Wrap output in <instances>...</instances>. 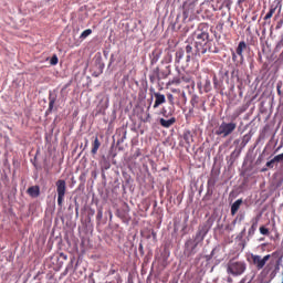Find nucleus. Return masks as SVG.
I'll list each match as a JSON object with an SVG mask.
<instances>
[{"label":"nucleus","mask_w":283,"mask_h":283,"mask_svg":"<svg viewBox=\"0 0 283 283\" xmlns=\"http://www.w3.org/2000/svg\"><path fill=\"white\" fill-rule=\"evenodd\" d=\"M56 193H57V206L60 209L63 208V202H65V195L67 193V182L64 179H59L55 182Z\"/></svg>","instance_id":"nucleus-5"},{"label":"nucleus","mask_w":283,"mask_h":283,"mask_svg":"<svg viewBox=\"0 0 283 283\" xmlns=\"http://www.w3.org/2000/svg\"><path fill=\"white\" fill-rule=\"evenodd\" d=\"M90 34H92V29H86L81 33L80 39L85 40L87 36H90Z\"/></svg>","instance_id":"nucleus-23"},{"label":"nucleus","mask_w":283,"mask_h":283,"mask_svg":"<svg viewBox=\"0 0 283 283\" xmlns=\"http://www.w3.org/2000/svg\"><path fill=\"white\" fill-rule=\"evenodd\" d=\"M167 98H168V102H169V104L170 105H175V98H174V94H171V93H168L167 94Z\"/></svg>","instance_id":"nucleus-29"},{"label":"nucleus","mask_w":283,"mask_h":283,"mask_svg":"<svg viewBox=\"0 0 283 283\" xmlns=\"http://www.w3.org/2000/svg\"><path fill=\"white\" fill-rule=\"evenodd\" d=\"M271 259V255L260 256L258 254H251L252 264L258 269V271H262L266 265V262Z\"/></svg>","instance_id":"nucleus-7"},{"label":"nucleus","mask_w":283,"mask_h":283,"mask_svg":"<svg viewBox=\"0 0 283 283\" xmlns=\"http://www.w3.org/2000/svg\"><path fill=\"white\" fill-rule=\"evenodd\" d=\"M150 107H151V104H149V106L147 107V109H150Z\"/></svg>","instance_id":"nucleus-39"},{"label":"nucleus","mask_w":283,"mask_h":283,"mask_svg":"<svg viewBox=\"0 0 283 283\" xmlns=\"http://www.w3.org/2000/svg\"><path fill=\"white\" fill-rule=\"evenodd\" d=\"M227 271L230 275L238 277V275H242L247 271V263L244 261L230 260Z\"/></svg>","instance_id":"nucleus-3"},{"label":"nucleus","mask_w":283,"mask_h":283,"mask_svg":"<svg viewBox=\"0 0 283 283\" xmlns=\"http://www.w3.org/2000/svg\"><path fill=\"white\" fill-rule=\"evenodd\" d=\"M275 158H273L265 164V167H268V169H273V167H275Z\"/></svg>","instance_id":"nucleus-26"},{"label":"nucleus","mask_w":283,"mask_h":283,"mask_svg":"<svg viewBox=\"0 0 283 283\" xmlns=\"http://www.w3.org/2000/svg\"><path fill=\"white\" fill-rule=\"evenodd\" d=\"M213 85H214V87H218V78L217 77H213Z\"/></svg>","instance_id":"nucleus-33"},{"label":"nucleus","mask_w":283,"mask_h":283,"mask_svg":"<svg viewBox=\"0 0 283 283\" xmlns=\"http://www.w3.org/2000/svg\"><path fill=\"white\" fill-rule=\"evenodd\" d=\"M60 255H61V258H63L64 260H67V255H65V254H63V253H61Z\"/></svg>","instance_id":"nucleus-36"},{"label":"nucleus","mask_w":283,"mask_h":283,"mask_svg":"<svg viewBox=\"0 0 283 283\" xmlns=\"http://www.w3.org/2000/svg\"><path fill=\"white\" fill-rule=\"evenodd\" d=\"M184 140L188 144V147H191V144L193 143V134H191V130H186L184 133Z\"/></svg>","instance_id":"nucleus-19"},{"label":"nucleus","mask_w":283,"mask_h":283,"mask_svg":"<svg viewBox=\"0 0 283 283\" xmlns=\"http://www.w3.org/2000/svg\"><path fill=\"white\" fill-rule=\"evenodd\" d=\"M275 163H283V153L274 157Z\"/></svg>","instance_id":"nucleus-30"},{"label":"nucleus","mask_w":283,"mask_h":283,"mask_svg":"<svg viewBox=\"0 0 283 283\" xmlns=\"http://www.w3.org/2000/svg\"><path fill=\"white\" fill-rule=\"evenodd\" d=\"M97 218L101 220V218H103V212L99 211V212L97 213Z\"/></svg>","instance_id":"nucleus-34"},{"label":"nucleus","mask_w":283,"mask_h":283,"mask_svg":"<svg viewBox=\"0 0 283 283\" xmlns=\"http://www.w3.org/2000/svg\"><path fill=\"white\" fill-rule=\"evenodd\" d=\"M242 206V199H238L231 206V216H235L238 211H240V207Z\"/></svg>","instance_id":"nucleus-18"},{"label":"nucleus","mask_w":283,"mask_h":283,"mask_svg":"<svg viewBox=\"0 0 283 283\" xmlns=\"http://www.w3.org/2000/svg\"><path fill=\"white\" fill-rule=\"evenodd\" d=\"M250 142H251V135L245 134L242 138L241 146L247 147V145H249Z\"/></svg>","instance_id":"nucleus-22"},{"label":"nucleus","mask_w":283,"mask_h":283,"mask_svg":"<svg viewBox=\"0 0 283 283\" xmlns=\"http://www.w3.org/2000/svg\"><path fill=\"white\" fill-rule=\"evenodd\" d=\"M182 83H185L187 87H189V85L191 87L196 86V82L189 73H179V75L172 77V80L168 82V85H182Z\"/></svg>","instance_id":"nucleus-4"},{"label":"nucleus","mask_w":283,"mask_h":283,"mask_svg":"<svg viewBox=\"0 0 283 283\" xmlns=\"http://www.w3.org/2000/svg\"><path fill=\"white\" fill-rule=\"evenodd\" d=\"M203 90H205L206 94L211 92V81H209V78L206 80Z\"/></svg>","instance_id":"nucleus-24"},{"label":"nucleus","mask_w":283,"mask_h":283,"mask_svg":"<svg viewBox=\"0 0 283 283\" xmlns=\"http://www.w3.org/2000/svg\"><path fill=\"white\" fill-rule=\"evenodd\" d=\"M198 87H200V84H198Z\"/></svg>","instance_id":"nucleus-40"},{"label":"nucleus","mask_w":283,"mask_h":283,"mask_svg":"<svg viewBox=\"0 0 283 283\" xmlns=\"http://www.w3.org/2000/svg\"><path fill=\"white\" fill-rule=\"evenodd\" d=\"M196 9V2H191L188 4H185L184 7V18L185 19H189V17H191V14H193V10Z\"/></svg>","instance_id":"nucleus-9"},{"label":"nucleus","mask_w":283,"mask_h":283,"mask_svg":"<svg viewBox=\"0 0 283 283\" xmlns=\"http://www.w3.org/2000/svg\"><path fill=\"white\" fill-rule=\"evenodd\" d=\"M186 53H187V57H186L187 62L191 61L192 56H198L196 55V46L191 44L186 45Z\"/></svg>","instance_id":"nucleus-14"},{"label":"nucleus","mask_w":283,"mask_h":283,"mask_svg":"<svg viewBox=\"0 0 283 283\" xmlns=\"http://www.w3.org/2000/svg\"><path fill=\"white\" fill-rule=\"evenodd\" d=\"M258 222H260V218H255L252 221V226H251V228L248 231L249 235H253V233H255V231L258 230Z\"/></svg>","instance_id":"nucleus-20"},{"label":"nucleus","mask_w":283,"mask_h":283,"mask_svg":"<svg viewBox=\"0 0 283 283\" xmlns=\"http://www.w3.org/2000/svg\"><path fill=\"white\" fill-rule=\"evenodd\" d=\"M192 41L196 56H202V54H207V52H211L212 54H218L220 50L217 46H211L213 40L209 35V24L200 23L195 32L192 33Z\"/></svg>","instance_id":"nucleus-1"},{"label":"nucleus","mask_w":283,"mask_h":283,"mask_svg":"<svg viewBox=\"0 0 283 283\" xmlns=\"http://www.w3.org/2000/svg\"><path fill=\"white\" fill-rule=\"evenodd\" d=\"M273 17V13L271 11H269L265 17H264V21H269V19H271Z\"/></svg>","instance_id":"nucleus-32"},{"label":"nucleus","mask_w":283,"mask_h":283,"mask_svg":"<svg viewBox=\"0 0 283 283\" xmlns=\"http://www.w3.org/2000/svg\"><path fill=\"white\" fill-rule=\"evenodd\" d=\"M280 28H282V23H277V25H276V30H280Z\"/></svg>","instance_id":"nucleus-37"},{"label":"nucleus","mask_w":283,"mask_h":283,"mask_svg":"<svg viewBox=\"0 0 283 283\" xmlns=\"http://www.w3.org/2000/svg\"><path fill=\"white\" fill-rule=\"evenodd\" d=\"M238 124L235 122H222L219 127L216 128V136H221V138H227V136H231L233 132H235Z\"/></svg>","instance_id":"nucleus-2"},{"label":"nucleus","mask_w":283,"mask_h":283,"mask_svg":"<svg viewBox=\"0 0 283 283\" xmlns=\"http://www.w3.org/2000/svg\"><path fill=\"white\" fill-rule=\"evenodd\" d=\"M205 234H202V231H198L195 237V244L191 247V253H195L196 249L200 244V242H203Z\"/></svg>","instance_id":"nucleus-11"},{"label":"nucleus","mask_w":283,"mask_h":283,"mask_svg":"<svg viewBox=\"0 0 283 283\" xmlns=\"http://www.w3.org/2000/svg\"><path fill=\"white\" fill-rule=\"evenodd\" d=\"M259 231H260L261 235H269V233H270L269 229L266 227H264V226H261L259 228Z\"/></svg>","instance_id":"nucleus-25"},{"label":"nucleus","mask_w":283,"mask_h":283,"mask_svg":"<svg viewBox=\"0 0 283 283\" xmlns=\"http://www.w3.org/2000/svg\"><path fill=\"white\" fill-rule=\"evenodd\" d=\"M159 125H161V127H165L166 129H169V127L176 125V117H171L170 119L160 118Z\"/></svg>","instance_id":"nucleus-13"},{"label":"nucleus","mask_w":283,"mask_h":283,"mask_svg":"<svg viewBox=\"0 0 283 283\" xmlns=\"http://www.w3.org/2000/svg\"><path fill=\"white\" fill-rule=\"evenodd\" d=\"M51 65H57L59 64V56L53 55L50 61Z\"/></svg>","instance_id":"nucleus-28"},{"label":"nucleus","mask_w":283,"mask_h":283,"mask_svg":"<svg viewBox=\"0 0 283 283\" xmlns=\"http://www.w3.org/2000/svg\"><path fill=\"white\" fill-rule=\"evenodd\" d=\"M144 123H151V114L147 113L146 118L144 119Z\"/></svg>","instance_id":"nucleus-31"},{"label":"nucleus","mask_w":283,"mask_h":283,"mask_svg":"<svg viewBox=\"0 0 283 283\" xmlns=\"http://www.w3.org/2000/svg\"><path fill=\"white\" fill-rule=\"evenodd\" d=\"M27 193L31 198H39L41 196V188L39 186H31L28 188Z\"/></svg>","instance_id":"nucleus-10"},{"label":"nucleus","mask_w":283,"mask_h":283,"mask_svg":"<svg viewBox=\"0 0 283 283\" xmlns=\"http://www.w3.org/2000/svg\"><path fill=\"white\" fill-rule=\"evenodd\" d=\"M185 57V50L179 49L176 54H175V62L176 63H180V61H182V59Z\"/></svg>","instance_id":"nucleus-21"},{"label":"nucleus","mask_w":283,"mask_h":283,"mask_svg":"<svg viewBox=\"0 0 283 283\" xmlns=\"http://www.w3.org/2000/svg\"><path fill=\"white\" fill-rule=\"evenodd\" d=\"M161 114H163V116H164L165 118H169V116H174V112H169V113L167 114V108H163V109H161Z\"/></svg>","instance_id":"nucleus-27"},{"label":"nucleus","mask_w":283,"mask_h":283,"mask_svg":"<svg viewBox=\"0 0 283 283\" xmlns=\"http://www.w3.org/2000/svg\"><path fill=\"white\" fill-rule=\"evenodd\" d=\"M244 50H247V42L241 41L239 42L237 50L231 51L232 61L235 65H242V63H244Z\"/></svg>","instance_id":"nucleus-6"},{"label":"nucleus","mask_w":283,"mask_h":283,"mask_svg":"<svg viewBox=\"0 0 283 283\" xmlns=\"http://www.w3.org/2000/svg\"><path fill=\"white\" fill-rule=\"evenodd\" d=\"M277 8H279V12H282V0H275L273 4H271L270 7V12L272 14H275V10H277Z\"/></svg>","instance_id":"nucleus-17"},{"label":"nucleus","mask_w":283,"mask_h":283,"mask_svg":"<svg viewBox=\"0 0 283 283\" xmlns=\"http://www.w3.org/2000/svg\"><path fill=\"white\" fill-rule=\"evenodd\" d=\"M161 54H163V51H161V50L155 49V50L151 52V55H150L151 64L158 63V60L160 59Z\"/></svg>","instance_id":"nucleus-16"},{"label":"nucleus","mask_w":283,"mask_h":283,"mask_svg":"<svg viewBox=\"0 0 283 283\" xmlns=\"http://www.w3.org/2000/svg\"><path fill=\"white\" fill-rule=\"evenodd\" d=\"M154 96H155V103L153 105L154 109H158L160 105H165V103H167V98L165 97V94L155 92Z\"/></svg>","instance_id":"nucleus-8"},{"label":"nucleus","mask_w":283,"mask_h":283,"mask_svg":"<svg viewBox=\"0 0 283 283\" xmlns=\"http://www.w3.org/2000/svg\"><path fill=\"white\" fill-rule=\"evenodd\" d=\"M98 149H101V140H98V137H95L94 142L92 143L91 154L96 156L98 154Z\"/></svg>","instance_id":"nucleus-15"},{"label":"nucleus","mask_w":283,"mask_h":283,"mask_svg":"<svg viewBox=\"0 0 283 283\" xmlns=\"http://www.w3.org/2000/svg\"><path fill=\"white\" fill-rule=\"evenodd\" d=\"M191 240H188L187 242H186V247H189V244H191Z\"/></svg>","instance_id":"nucleus-38"},{"label":"nucleus","mask_w":283,"mask_h":283,"mask_svg":"<svg viewBox=\"0 0 283 283\" xmlns=\"http://www.w3.org/2000/svg\"><path fill=\"white\" fill-rule=\"evenodd\" d=\"M56 103V95L52 94V92H50L49 94V108L46 109V114H52V112H54V104Z\"/></svg>","instance_id":"nucleus-12"},{"label":"nucleus","mask_w":283,"mask_h":283,"mask_svg":"<svg viewBox=\"0 0 283 283\" xmlns=\"http://www.w3.org/2000/svg\"><path fill=\"white\" fill-rule=\"evenodd\" d=\"M277 94H279V96L282 95V90H280V86H277Z\"/></svg>","instance_id":"nucleus-35"}]
</instances>
